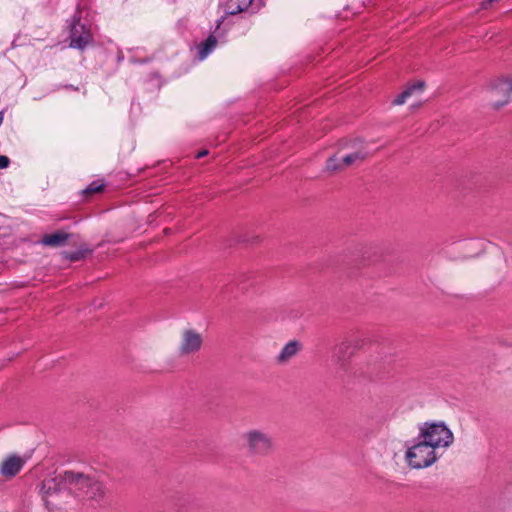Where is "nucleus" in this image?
<instances>
[{
    "instance_id": "obj_1",
    "label": "nucleus",
    "mask_w": 512,
    "mask_h": 512,
    "mask_svg": "<svg viewBox=\"0 0 512 512\" xmlns=\"http://www.w3.org/2000/svg\"><path fill=\"white\" fill-rule=\"evenodd\" d=\"M64 480H66L67 491L77 497L96 502H100L104 498L105 490L103 484L88 474L65 471Z\"/></svg>"
},
{
    "instance_id": "obj_2",
    "label": "nucleus",
    "mask_w": 512,
    "mask_h": 512,
    "mask_svg": "<svg viewBox=\"0 0 512 512\" xmlns=\"http://www.w3.org/2000/svg\"><path fill=\"white\" fill-rule=\"evenodd\" d=\"M440 455L418 435L406 444L405 461L411 469H424L432 466Z\"/></svg>"
},
{
    "instance_id": "obj_3",
    "label": "nucleus",
    "mask_w": 512,
    "mask_h": 512,
    "mask_svg": "<svg viewBox=\"0 0 512 512\" xmlns=\"http://www.w3.org/2000/svg\"><path fill=\"white\" fill-rule=\"evenodd\" d=\"M418 436L437 452L450 447L454 441L453 432L443 422H425L419 426Z\"/></svg>"
},
{
    "instance_id": "obj_4",
    "label": "nucleus",
    "mask_w": 512,
    "mask_h": 512,
    "mask_svg": "<svg viewBox=\"0 0 512 512\" xmlns=\"http://www.w3.org/2000/svg\"><path fill=\"white\" fill-rule=\"evenodd\" d=\"M243 446L250 456L266 457L275 450V441L266 431L253 428L242 435Z\"/></svg>"
},
{
    "instance_id": "obj_5",
    "label": "nucleus",
    "mask_w": 512,
    "mask_h": 512,
    "mask_svg": "<svg viewBox=\"0 0 512 512\" xmlns=\"http://www.w3.org/2000/svg\"><path fill=\"white\" fill-rule=\"evenodd\" d=\"M70 47L84 50L92 41L93 36L90 26L82 23L80 20L79 10L75 13L70 24Z\"/></svg>"
},
{
    "instance_id": "obj_6",
    "label": "nucleus",
    "mask_w": 512,
    "mask_h": 512,
    "mask_svg": "<svg viewBox=\"0 0 512 512\" xmlns=\"http://www.w3.org/2000/svg\"><path fill=\"white\" fill-rule=\"evenodd\" d=\"M203 335L193 328L183 329L178 343V354L187 357L198 353L203 346Z\"/></svg>"
},
{
    "instance_id": "obj_7",
    "label": "nucleus",
    "mask_w": 512,
    "mask_h": 512,
    "mask_svg": "<svg viewBox=\"0 0 512 512\" xmlns=\"http://www.w3.org/2000/svg\"><path fill=\"white\" fill-rule=\"evenodd\" d=\"M65 472L59 473L52 478L46 479L42 483L43 500L46 505H56L54 498L67 491Z\"/></svg>"
},
{
    "instance_id": "obj_8",
    "label": "nucleus",
    "mask_w": 512,
    "mask_h": 512,
    "mask_svg": "<svg viewBox=\"0 0 512 512\" xmlns=\"http://www.w3.org/2000/svg\"><path fill=\"white\" fill-rule=\"evenodd\" d=\"M263 5V0H228L226 3L225 14L236 15L246 11L256 13Z\"/></svg>"
},
{
    "instance_id": "obj_9",
    "label": "nucleus",
    "mask_w": 512,
    "mask_h": 512,
    "mask_svg": "<svg viewBox=\"0 0 512 512\" xmlns=\"http://www.w3.org/2000/svg\"><path fill=\"white\" fill-rule=\"evenodd\" d=\"M492 94L494 96H501L502 100L496 101L494 106L500 108L507 104L511 99L512 92V78L498 80L492 87Z\"/></svg>"
},
{
    "instance_id": "obj_10",
    "label": "nucleus",
    "mask_w": 512,
    "mask_h": 512,
    "mask_svg": "<svg viewBox=\"0 0 512 512\" xmlns=\"http://www.w3.org/2000/svg\"><path fill=\"white\" fill-rule=\"evenodd\" d=\"M225 16H222L218 21H217V27L214 31V34L210 35L204 42H202L199 46H198V55H197V58L199 61H203L204 59L207 58V56L212 53V51L215 49L216 45H217V38H216V35L217 34L218 36H220V27L221 25L224 23L225 21Z\"/></svg>"
},
{
    "instance_id": "obj_11",
    "label": "nucleus",
    "mask_w": 512,
    "mask_h": 512,
    "mask_svg": "<svg viewBox=\"0 0 512 512\" xmlns=\"http://www.w3.org/2000/svg\"><path fill=\"white\" fill-rule=\"evenodd\" d=\"M25 460L19 456H9L0 465V474L12 478L23 468Z\"/></svg>"
},
{
    "instance_id": "obj_12",
    "label": "nucleus",
    "mask_w": 512,
    "mask_h": 512,
    "mask_svg": "<svg viewBox=\"0 0 512 512\" xmlns=\"http://www.w3.org/2000/svg\"><path fill=\"white\" fill-rule=\"evenodd\" d=\"M259 240H260L259 235H256L250 231H243V232H238L235 235H233L232 237L222 241L220 245L223 248H227V247H232L238 243L254 244V243L259 242Z\"/></svg>"
},
{
    "instance_id": "obj_13",
    "label": "nucleus",
    "mask_w": 512,
    "mask_h": 512,
    "mask_svg": "<svg viewBox=\"0 0 512 512\" xmlns=\"http://www.w3.org/2000/svg\"><path fill=\"white\" fill-rule=\"evenodd\" d=\"M70 236L71 235L65 231H56L54 233L44 235L39 243L43 246L54 248L64 247Z\"/></svg>"
},
{
    "instance_id": "obj_14",
    "label": "nucleus",
    "mask_w": 512,
    "mask_h": 512,
    "mask_svg": "<svg viewBox=\"0 0 512 512\" xmlns=\"http://www.w3.org/2000/svg\"><path fill=\"white\" fill-rule=\"evenodd\" d=\"M301 350V343L297 340L289 341L277 356V362L280 364L287 363L290 359L297 355Z\"/></svg>"
},
{
    "instance_id": "obj_15",
    "label": "nucleus",
    "mask_w": 512,
    "mask_h": 512,
    "mask_svg": "<svg viewBox=\"0 0 512 512\" xmlns=\"http://www.w3.org/2000/svg\"><path fill=\"white\" fill-rule=\"evenodd\" d=\"M424 82L423 81H417L410 86H408L402 93H400L394 100V105H402L406 102V100L411 97L416 92H422L424 89Z\"/></svg>"
},
{
    "instance_id": "obj_16",
    "label": "nucleus",
    "mask_w": 512,
    "mask_h": 512,
    "mask_svg": "<svg viewBox=\"0 0 512 512\" xmlns=\"http://www.w3.org/2000/svg\"><path fill=\"white\" fill-rule=\"evenodd\" d=\"M369 153L366 150H358L352 152L342 158L344 167L351 166L354 163L362 162L368 157Z\"/></svg>"
},
{
    "instance_id": "obj_17",
    "label": "nucleus",
    "mask_w": 512,
    "mask_h": 512,
    "mask_svg": "<svg viewBox=\"0 0 512 512\" xmlns=\"http://www.w3.org/2000/svg\"><path fill=\"white\" fill-rule=\"evenodd\" d=\"M344 167L342 160L339 161L336 157H331L327 160L326 169L330 172H336Z\"/></svg>"
},
{
    "instance_id": "obj_18",
    "label": "nucleus",
    "mask_w": 512,
    "mask_h": 512,
    "mask_svg": "<svg viewBox=\"0 0 512 512\" xmlns=\"http://www.w3.org/2000/svg\"><path fill=\"white\" fill-rule=\"evenodd\" d=\"M350 344L348 341H343L335 347V353L338 355L339 359L345 357L346 351L349 349Z\"/></svg>"
},
{
    "instance_id": "obj_19",
    "label": "nucleus",
    "mask_w": 512,
    "mask_h": 512,
    "mask_svg": "<svg viewBox=\"0 0 512 512\" xmlns=\"http://www.w3.org/2000/svg\"><path fill=\"white\" fill-rule=\"evenodd\" d=\"M102 188H103L102 184H99L97 182H92L84 190V193L91 194V193L100 192L102 190Z\"/></svg>"
},
{
    "instance_id": "obj_20",
    "label": "nucleus",
    "mask_w": 512,
    "mask_h": 512,
    "mask_svg": "<svg viewBox=\"0 0 512 512\" xmlns=\"http://www.w3.org/2000/svg\"><path fill=\"white\" fill-rule=\"evenodd\" d=\"M475 244L478 246H484L483 253H492L491 249L493 248V245L491 243L476 241Z\"/></svg>"
},
{
    "instance_id": "obj_21",
    "label": "nucleus",
    "mask_w": 512,
    "mask_h": 512,
    "mask_svg": "<svg viewBox=\"0 0 512 512\" xmlns=\"http://www.w3.org/2000/svg\"><path fill=\"white\" fill-rule=\"evenodd\" d=\"M10 160L5 155H0V169H5L9 166Z\"/></svg>"
},
{
    "instance_id": "obj_22",
    "label": "nucleus",
    "mask_w": 512,
    "mask_h": 512,
    "mask_svg": "<svg viewBox=\"0 0 512 512\" xmlns=\"http://www.w3.org/2000/svg\"><path fill=\"white\" fill-rule=\"evenodd\" d=\"M499 0H485L482 2V9H487L492 3L498 2Z\"/></svg>"
},
{
    "instance_id": "obj_23",
    "label": "nucleus",
    "mask_w": 512,
    "mask_h": 512,
    "mask_svg": "<svg viewBox=\"0 0 512 512\" xmlns=\"http://www.w3.org/2000/svg\"><path fill=\"white\" fill-rule=\"evenodd\" d=\"M207 154H208V151H207V150H202V151H200V152H198V153L196 154V158H198V159H199V158H202V157L206 156Z\"/></svg>"
},
{
    "instance_id": "obj_24",
    "label": "nucleus",
    "mask_w": 512,
    "mask_h": 512,
    "mask_svg": "<svg viewBox=\"0 0 512 512\" xmlns=\"http://www.w3.org/2000/svg\"><path fill=\"white\" fill-rule=\"evenodd\" d=\"M130 61H131L132 63H142V62H143V61H139V60H137L136 58H131V59H130Z\"/></svg>"
},
{
    "instance_id": "obj_25",
    "label": "nucleus",
    "mask_w": 512,
    "mask_h": 512,
    "mask_svg": "<svg viewBox=\"0 0 512 512\" xmlns=\"http://www.w3.org/2000/svg\"><path fill=\"white\" fill-rule=\"evenodd\" d=\"M123 59V56H118V60L121 61Z\"/></svg>"
}]
</instances>
